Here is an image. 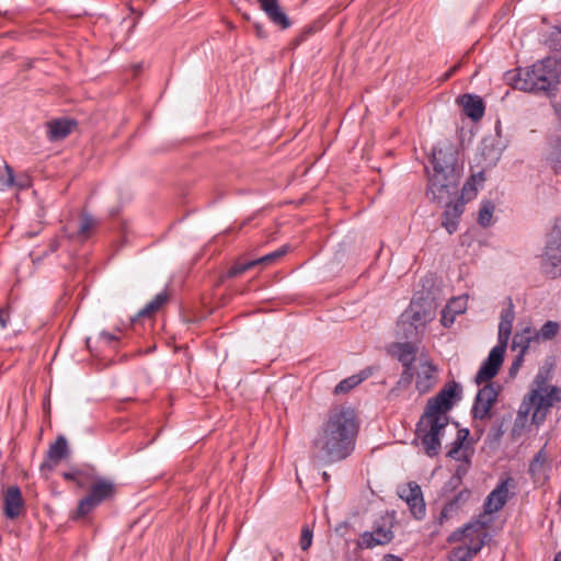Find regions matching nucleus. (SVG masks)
Here are the masks:
<instances>
[{
  "label": "nucleus",
  "mask_w": 561,
  "mask_h": 561,
  "mask_svg": "<svg viewBox=\"0 0 561 561\" xmlns=\"http://www.w3.org/2000/svg\"><path fill=\"white\" fill-rule=\"evenodd\" d=\"M358 431L359 420L355 409L334 407L329 410L313 447L325 462L342 461L353 454Z\"/></svg>",
  "instance_id": "f257e3e1"
},
{
  "label": "nucleus",
  "mask_w": 561,
  "mask_h": 561,
  "mask_svg": "<svg viewBox=\"0 0 561 561\" xmlns=\"http://www.w3.org/2000/svg\"><path fill=\"white\" fill-rule=\"evenodd\" d=\"M560 76L561 61L553 57H546L530 67L508 71L506 80L514 89L549 95L556 91Z\"/></svg>",
  "instance_id": "f03ea898"
},
{
  "label": "nucleus",
  "mask_w": 561,
  "mask_h": 561,
  "mask_svg": "<svg viewBox=\"0 0 561 561\" xmlns=\"http://www.w3.org/2000/svg\"><path fill=\"white\" fill-rule=\"evenodd\" d=\"M455 149L451 145H437L432 150L434 173L430 178L427 196L437 203L447 201L458 191L460 175L455 167Z\"/></svg>",
  "instance_id": "7ed1b4c3"
},
{
  "label": "nucleus",
  "mask_w": 561,
  "mask_h": 561,
  "mask_svg": "<svg viewBox=\"0 0 561 561\" xmlns=\"http://www.w3.org/2000/svg\"><path fill=\"white\" fill-rule=\"evenodd\" d=\"M561 388H534L528 398L519 405L515 427H525L531 413V423L537 426L543 423L549 410L561 400Z\"/></svg>",
  "instance_id": "20e7f679"
},
{
  "label": "nucleus",
  "mask_w": 561,
  "mask_h": 561,
  "mask_svg": "<svg viewBox=\"0 0 561 561\" xmlns=\"http://www.w3.org/2000/svg\"><path fill=\"white\" fill-rule=\"evenodd\" d=\"M513 323L500 321L497 344L492 347L486 359H484L474 376V382L481 385L490 381L499 371L504 360V354L512 334Z\"/></svg>",
  "instance_id": "39448f33"
},
{
  "label": "nucleus",
  "mask_w": 561,
  "mask_h": 561,
  "mask_svg": "<svg viewBox=\"0 0 561 561\" xmlns=\"http://www.w3.org/2000/svg\"><path fill=\"white\" fill-rule=\"evenodd\" d=\"M448 425L447 416H434L423 413L416 425V436L421 440L424 453L433 458L439 454L440 437Z\"/></svg>",
  "instance_id": "423d86ee"
},
{
  "label": "nucleus",
  "mask_w": 561,
  "mask_h": 561,
  "mask_svg": "<svg viewBox=\"0 0 561 561\" xmlns=\"http://www.w3.org/2000/svg\"><path fill=\"white\" fill-rule=\"evenodd\" d=\"M491 520L480 515L477 519L467 523L463 527L455 530L448 536L449 543L460 542L473 552H480L489 538V526Z\"/></svg>",
  "instance_id": "0eeeda50"
},
{
  "label": "nucleus",
  "mask_w": 561,
  "mask_h": 561,
  "mask_svg": "<svg viewBox=\"0 0 561 561\" xmlns=\"http://www.w3.org/2000/svg\"><path fill=\"white\" fill-rule=\"evenodd\" d=\"M542 272L551 277L561 276V218L554 220L551 231L541 254Z\"/></svg>",
  "instance_id": "6e6552de"
},
{
  "label": "nucleus",
  "mask_w": 561,
  "mask_h": 561,
  "mask_svg": "<svg viewBox=\"0 0 561 561\" xmlns=\"http://www.w3.org/2000/svg\"><path fill=\"white\" fill-rule=\"evenodd\" d=\"M115 492L114 483L100 479L95 481L88 494L79 502L77 508V516L83 517L88 515L92 510L99 506L102 502L111 499Z\"/></svg>",
  "instance_id": "1a4fd4ad"
},
{
  "label": "nucleus",
  "mask_w": 561,
  "mask_h": 561,
  "mask_svg": "<svg viewBox=\"0 0 561 561\" xmlns=\"http://www.w3.org/2000/svg\"><path fill=\"white\" fill-rule=\"evenodd\" d=\"M515 489L516 482L512 477L501 479L499 484L490 492L484 501V512L482 514L484 515V518L488 519V515L501 511L507 503L508 499L515 494Z\"/></svg>",
  "instance_id": "9d476101"
},
{
  "label": "nucleus",
  "mask_w": 561,
  "mask_h": 561,
  "mask_svg": "<svg viewBox=\"0 0 561 561\" xmlns=\"http://www.w3.org/2000/svg\"><path fill=\"white\" fill-rule=\"evenodd\" d=\"M434 317L431 302L412 300L409 308L401 314L400 321L403 324L409 323L416 333H420Z\"/></svg>",
  "instance_id": "9b49d317"
},
{
  "label": "nucleus",
  "mask_w": 561,
  "mask_h": 561,
  "mask_svg": "<svg viewBox=\"0 0 561 561\" xmlns=\"http://www.w3.org/2000/svg\"><path fill=\"white\" fill-rule=\"evenodd\" d=\"M398 495L407 503L414 518L421 520L425 517V502L421 486L416 482L400 485L398 488Z\"/></svg>",
  "instance_id": "f8f14e48"
},
{
  "label": "nucleus",
  "mask_w": 561,
  "mask_h": 561,
  "mask_svg": "<svg viewBox=\"0 0 561 561\" xmlns=\"http://www.w3.org/2000/svg\"><path fill=\"white\" fill-rule=\"evenodd\" d=\"M499 388H479L472 407L474 419L484 420L490 416V411L497 401Z\"/></svg>",
  "instance_id": "ddd939ff"
},
{
  "label": "nucleus",
  "mask_w": 561,
  "mask_h": 561,
  "mask_svg": "<svg viewBox=\"0 0 561 561\" xmlns=\"http://www.w3.org/2000/svg\"><path fill=\"white\" fill-rule=\"evenodd\" d=\"M393 537L391 526L375 525L371 531H365L360 535L358 547L360 549H373L376 546H385L389 543Z\"/></svg>",
  "instance_id": "4468645a"
},
{
  "label": "nucleus",
  "mask_w": 561,
  "mask_h": 561,
  "mask_svg": "<svg viewBox=\"0 0 561 561\" xmlns=\"http://www.w3.org/2000/svg\"><path fill=\"white\" fill-rule=\"evenodd\" d=\"M416 347L409 342L398 343L393 346V353L397 355L400 363H402L404 370L402 374V381L410 383L413 377V364L416 358Z\"/></svg>",
  "instance_id": "2eb2a0df"
},
{
  "label": "nucleus",
  "mask_w": 561,
  "mask_h": 561,
  "mask_svg": "<svg viewBox=\"0 0 561 561\" xmlns=\"http://www.w3.org/2000/svg\"><path fill=\"white\" fill-rule=\"evenodd\" d=\"M25 511L24 500L18 486H9L3 494V512L7 518L15 519Z\"/></svg>",
  "instance_id": "dca6fc26"
},
{
  "label": "nucleus",
  "mask_w": 561,
  "mask_h": 561,
  "mask_svg": "<svg viewBox=\"0 0 561 561\" xmlns=\"http://www.w3.org/2000/svg\"><path fill=\"white\" fill-rule=\"evenodd\" d=\"M458 388H443L442 391L428 401L425 412L434 416H446V412L453 407V398Z\"/></svg>",
  "instance_id": "f3484780"
},
{
  "label": "nucleus",
  "mask_w": 561,
  "mask_h": 561,
  "mask_svg": "<svg viewBox=\"0 0 561 561\" xmlns=\"http://www.w3.org/2000/svg\"><path fill=\"white\" fill-rule=\"evenodd\" d=\"M548 456L546 454V446L542 447L534 457L529 465V474L535 484H543L548 479Z\"/></svg>",
  "instance_id": "a211bd4d"
},
{
  "label": "nucleus",
  "mask_w": 561,
  "mask_h": 561,
  "mask_svg": "<svg viewBox=\"0 0 561 561\" xmlns=\"http://www.w3.org/2000/svg\"><path fill=\"white\" fill-rule=\"evenodd\" d=\"M257 2L272 23L283 30L290 26L291 23L286 13L280 9L278 0H257Z\"/></svg>",
  "instance_id": "6ab92c4d"
},
{
  "label": "nucleus",
  "mask_w": 561,
  "mask_h": 561,
  "mask_svg": "<svg viewBox=\"0 0 561 561\" xmlns=\"http://www.w3.org/2000/svg\"><path fill=\"white\" fill-rule=\"evenodd\" d=\"M69 454L68 443L64 436H59L48 448L46 460L42 465V469L47 468L51 470L62 459L67 458Z\"/></svg>",
  "instance_id": "aec40b11"
},
{
  "label": "nucleus",
  "mask_w": 561,
  "mask_h": 561,
  "mask_svg": "<svg viewBox=\"0 0 561 561\" xmlns=\"http://www.w3.org/2000/svg\"><path fill=\"white\" fill-rule=\"evenodd\" d=\"M465 210L463 201L457 199L454 204L447 203L446 209L443 214L442 225L448 231V233H454L458 227V220Z\"/></svg>",
  "instance_id": "412c9836"
},
{
  "label": "nucleus",
  "mask_w": 561,
  "mask_h": 561,
  "mask_svg": "<svg viewBox=\"0 0 561 561\" xmlns=\"http://www.w3.org/2000/svg\"><path fill=\"white\" fill-rule=\"evenodd\" d=\"M531 342H538V334L537 331L528 324L514 334L512 348L518 351V354L525 355Z\"/></svg>",
  "instance_id": "4be33fe9"
},
{
  "label": "nucleus",
  "mask_w": 561,
  "mask_h": 561,
  "mask_svg": "<svg viewBox=\"0 0 561 561\" xmlns=\"http://www.w3.org/2000/svg\"><path fill=\"white\" fill-rule=\"evenodd\" d=\"M76 126L71 119H55L47 124V136L50 141H58L66 138Z\"/></svg>",
  "instance_id": "5701e85b"
},
{
  "label": "nucleus",
  "mask_w": 561,
  "mask_h": 561,
  "mask_svg": "<svg viewBox=\"0 0 561 561\" xmlns=\"http://www.w3.org/2000/svg\"><path fill=\"white\" fill-rule=\"evenodd\" d=\"M460 103L468 117L479 121L484 115V104L480 96L472 94H463Z\"/></svg>",
  "instance_id": "b1692460"
},
{
  "label": "nucleus",
  "mask_w": 561,
  "mask_h": 561,
  "mask_svg": "<svg viewBox=\"0 0 561 561\" xmlns=\"http://www.w3.org/2000/svg\"><path fill=\"white\" fill-rule=\"evenodd\" d=\"M436 375L437 367L428 359H421L416 368V386H433Z\"/></svg>",
  "instance_id": "393cba45"
},
{
  "label": "nucleus",
  "mask_w": 561,
  "mask_h": 561,
  "mask_svg": "<svg viewBox=\"0 0 561 561\" xmlns=\"http://www.w3.org/2000/svg\"><path fill=\"white\" fill-rule=\"evenodd\" d=\"M471 492L467 489L461 490L457 495L454 496L442 510L439 516V523L443 524L445 519H448L454 513L458 512L461 506L468 502Z\"/></svg>",
  "instance_id": "a878e982"
},
{
  "label": "nucleus",
  "mask_w": 561,
  "mask_h": 561,
  "mask_svg": "<svg viewBox=\"0 0 561 561\" xmlns=\"http://www.w3.org/2000/svg\"><path fill=\"white\" fill-rule=\"evenodd\" d=\"M484 181L485 178L483 172L472 174L463 184L461 195L458 199L463 201L465 204L473 199L478 194V187L482 186Z\"/></svg>",
  "instance_id": "bb28decb"
},
{
  "label": "nucleus",
  "mask_w": 561,
  "mask_h": 561,
  "mask_svg": "<svg viewBox=\"0 0 561 561\" xmlns=\"http://www.w3.org/2000/svg\"><path fill=\"white\" fill-rule=\"evenodd\" d=\"M168 299L167 290L157 294L152 300L138 311L137 318H152L167 304Z\"/></svg>",
  "instance_id": "cd10ccee"
},
{
  "label": "nucleus",
  "mask_w": 561,
  "mask_h": 561,
  "mask_svg": "<svg viewBox=\"0 0 561 561\" xmlns=\"http://www.w3.org/2000/svg\"><path fill=\"white\" fill-rule=\"evenodd\" d=\"M374 367L369 366L360 370L358 374L352 375L341 380L336 386H359L367 380L374 373Z\"/></svg>",
  "instance_id": "c85d7f7f"
},
{
  "label": "nucleus",
  "mask_w": 561,
  "mask_h": 561,
  "mask_svg": "<svg viewBox=\"0 0 561 561\" xmlns=\"http://www.w3.org/2000/svg\"><path fill=\"white\" fill-rule=\"evenodd\" d=\"M470 432L468 428H460L457 431L454 442L450 444V448L447 454H457V450L462 449L471 445L469 440Z\"/></svg>",
  "instance_id": "c756f323"
},
{
  "label": "nucleus",
  "mask_w": 561,
  "mask_h": 561,
  "mask_svg": "<svg viewBox=\"0 0 561 561\" xmlns=\"http://www.w3.org/2000/svg\"><path fill=\"white\" fill-rule=\"evenodd\" d=\"M260 265L257 259L255 260H239L228 271L229 277L239 276L252 267Z\"/></svg>",
  "instance_id": "7c9ffc66"
},
{
  "label": "nucleus",
  "mask_w": 561,
  "mask_h": 561,
  "mask_svg": "<svg viewBox=\"0 0 561 561\" xmlns=\"http://www.w3.org/2000/svg\"><path fill=\"white\" fill-rule=\"evenodd\" d=\"M551 168L558 173L561 170V140L556 139L551 142V151L547 158Z\"/></svg>",
  "instance_id": "2f4dec72"
},
{
  "label": "nucleus",
  "mask_w": 561,
  "mask_h": 561,
  "mask_svg": "<svg viewBox=\"0 0 561 561\" xmlns=\"http://www.w3.org/2000/svg\"><path fill=\"white\" fill-rule=\"evenodd\" d=\"M494 213V205L490 201H484L480 207L478 222L482 227H489Z\"/></svg>",
  "instance_id": "473e14b6"
},
{
  "label": "nucleus",
  "mask_w": 561,
  "mask_h": 561,
  "mask_svg": "<svg viewBox=\"0 0 561 561\" xmlns=\"http://www.w3.org/2000/svg\"><path fill=\"white\" fill-rule=\"evenodd\" d=\"M560 325L556 321H547L543 323V325L540 328L539 331H537L538 334V341L541 339L543 341L552 340L559 332Z\"/></svg>",
  "instance_id": "72a5a7b5"
},
{
  "label": "nucleus",
  "mask_w": 561,
  "mask_h": 561,
  "mask_svg": "<svg viewBox=\"0 0 561 561\" xmlns=\"http://www.w3.org/2000/svg\"><path fill=\"white\" fill-rule=\"evenodd\" d=\"M476 554L468 547L459 545L450 551L449 561H471Z\"/></svg>",
  "instance_id": "f704fd0d"
},
{
  "label": "nucleus",
  "mask_w": 561,
  "mask_h": 561,
  "mask_svg": "<svg viewBox=\"0 0 561 561\" xmlns=\"http://www.w3.org/2000/svg\"><path fill=\"white\" fill-rule=\"evenodd\" d=\"M118 340L119 336L117 334L103 331L99 334L96 343L102 348L110 347L112 351H114Z\"/></svg>",
  "instance_id": "c9c22d12"
},
{
  "label": "nucleus",
  "mask_w": 561,
  "mask_h": 561,
  "mask_svg": "<svg viewBox=\"0 0 561 561\" xmlns=\"http://www.w3.org/2000/svg\"><path fill=\"white\" fill-rule=\"evenodd\" d=\"M96 226V220L89 214H83L80 220L79 234L87 239L90 231Z\"/></svg>",
  "instance_id": "e433bc0d"
},
{
  "label": "nucleus",
  "mask_w": 561,
  "mask_h": 561,
  "mask_svg": "<svg viewBox=\"0 0 561 561\" xmlns=\"http://www.w3.org/2000/svg\"><path fill=\"white\" fill-rule=\"evenodd\" d=\"M287 252H288V247L283 245L279 249L259 257L257 259L259 264L260 265L261 264L268 265V264L273 263L274 261H276L277 259L284 256Z\"/></svg>",
  "instance_id": "4c0bfd02"
},
{
  "label": "nucleus",
  "mask_w": 561,
  "mask_h": 561,
  "mask_svg": "<svg viewBox=\"0 0 561 561\" xmlns=\"http://www.w3.org/2000/svg\"><path fill=\"white\" fill-rule=\"evenodd\" d=\"M287 252H288V247L283 245L279 249L259 257L257 259L259 264L260 265L261 264L268 265V264L273 263L274 261H276L277 259L284 256Z\"/></svg>",
  "instance_id": "58836bf2"
},
{
  "label": "nucleus",
  "mask_w": 561,
  "mask_h": 561,
  "mask_svg": "<svg viewBox=\"0 0 561 561\" xmlns=\"http://www.w3.org/2000/svg\"><path fill=\"white\" fill-rule=\"evenodd\" d=\"M474 454V449L471 445L457 450V454H447L448 457L456 460L457 462L466 461L471 462V458Z\"/></svg>",
  "instance_id": "ea45409f"
},
{
  "label": "nucleus",
  "mask_w": 561,
  "mask_h": 561,
  "mask_svg": "<svg viewBox=\"0 0 561 561\" xmlns=\"http://www.w3.org/2000/svg\"><path fill=\"white\" fill-rule=\"evenodd\" d=\"M446 308H448L454 314H461L466 311V300L461 297L453 298L448 301Z\"/></svg>",
  "instance_id": "a19ab883"
},
{
  "label": "nucleus",
  "mask_w": 561,
  "mask_h": 561,
  "mask_svg": "<svg viewBox=\"0 0 561 561\" xmlns=\"http://www.w3.org/2000/svg\"><path fill=\"white\" fill-rule=\"evenodd\" d=\"M312 545V531L308 526L304 527L300 536V548L306 551Z\"/></svg>",
  "instance_id": "79ce46f5"
},
{
  "label": "nucleus",
  "mask_w": 561,
  "mask_h": 561,
  "mask_svg": "<svg viewBox=\"0 0 561 561\" xmlns=\"http://www.w3.org/2000/svg\"><path fill=\"white\" fill-rule=\"evenodd\" d=\"M471 466V462L461 461L458 463L454 478L458 481H461V479L467 474L469 468Z\"/></svg>",
  "instance_id": "37998d69"
},
{
  "label": "nucleus",
  "mask_w": 561,
  "mask_h": 561,
  "mask_svg": "<svg viewBox=\"0 0 561 561\" xmlns=\"http://www.w3.org/2000/svg\"><path fill=\"white\" fill-rule=\"evenodd\" d=\"M5 170L7 176L1 178L0 183L4 187H11L15 185L13 170L8 164L5 165Z\"/></svg>",
  "instance_id": "c03bdc74"
},
{
  "label": "nucleus",
  "mask_w": 561,
  "mask_h": 561,
  "mask_svg": "<svg viewBox=\"0 0 561 561\" xmlns=\"http://www.w3.org/2000/svg\"><path fill=\"white\" fill-rule=\"evenodd\" d=\"M456 314H454L451 311H449L448 308H444L442 311V319L440 322L445 328L450 327L455 321Z\"/></svg>",
  "instance_id": "a18cd8bd"
},
{
  "label": "nucleus",
  "mask_w": 561,
  "mask_h": 561,
  "mask_svg": "<svg viewBox=\"0 0 561 561\" xmlns=\"http://www.w3.org/2000/svg\"><path fill=\"white\" fill-rule=\"evenodd\" d=\"M514 319H515L514 306L512 302H510L508 307L502 310L501 320L508 321V322L513 323Z\"/></svg>",
  "instance_id": "49530a36"
},
{
  "label": "nucleus",
  "mask_w": 561,
  "mask_h": 561,
  "mask_svg": "<svg viewBox=\"0 0 561 561\" xmlns=\"http://www.w3.org/2000/svg\"><path fill=\"white\" fill-rule=\"evenodd\" d=\"M524 356L523 354H518L516 356V358L513 360L512 365H511V368H510V376L511 377H515L519 367L522 366V363L524 360Z\"/></svg>",
  "instance_id": "de8ad7c7"
},
{
  "label": "nucleus",
  "mask_w": 561,
  "mask_h": 561,
  "mask_svg": "<svg viewBox=\"0 0 561 561\" xmlns=\"http://www.w3.org/2000/svg\"><path fill=\"white\" fill-rule=\"evenodd\" d=\"M10 320V314L7 309H0V329H5Z\"/></svg>",
  "instance_id": "09e8293b"
},
{
  "label": "nucleus",
  "mask_w": 561,
  "mask_h": 561,
  "mask_svg": "<svg viewBox=\"0 0 561 561\" xmlns=\"http://www.w3.org/2000/svg\"><path fill=\"white\" fill-rule=\"evenodd\" d=\"M461 64L458 62L456 65H454L453 67H450L443 76L442 80L443 81H446L448 79H450L460 68Z\"/></svg>",
  "instance_id": "8fccbe9b"
},
{
  "label": "nucleus",
  "mask_w": 561,
  "mask_h": 561,
  "mask_svg": "<svg viewBox=\"0 0 561 561\" xmlns=\"http://www.w3.org/2000/svg\"><path fill=\"white\" fill-rule=\"evenodd\" d=\"M383 561H403V560L396 554L388 553L383 557Z\"/></svg>",
  "instance_id": "3c124183"
},
{
  "label": "nucleus",
  "mask_w": 561,
  "mask_h": 561,
  "mask_svg": "<svg viewBox=\"0 0 561 561\" xmlns=\"http://www.w3.org/2000/svg\"><path fill=\"white\" fill-rule=\"evenodd\" d=\"M272 554H273V561H279V559L283 558V553L278 550L273 551Z\"/></svg>",
  "instance_id": "603ef678"
},
{
  "label": "nucleus",
  "mask_w": 561,
  "mask_h": 561,
  "mask_svg": "<svg viewBox=\"0 0 561 561\" xmlns=\"http://www.w3.org/2000/svg\"><path fill=\"white\" fill-rule=\"evenodd\" d=\"M554 110L558 116L561 117V101L554 104Z\"/></svg>",
  "instance_id": "864d4df0"
},
{
  "label": "nucleus",
  "mask_w": 561,
  "mask_h": 561,
  "mask_svg": "<svg viewBox=\"0 0 561 561\" xmlns=\"http://www.w3.org/2000/svg\"><path fill=\"white\" fill-rule=\"evenodd\" d=\"M348 388H344V387H341V388H335L334 390V393L337 394L340 392H344L345 390H347Z\"/></svg>",
  "instance_id": "5fc2aeb1"
},
{
  "label": "nucleus",
  "mask_w": 561,
  "mask_h": 561,
  "mask_svg": "<svg viewBox=\"0 0 561 561\" xmlns=\"http://www.w3.org/2000/svg\"><path fill=\"white\" fill-rule=\"evenodd\" d=\"M553 561H561V551L556 554Z\"/></svg>",
  "instance_id": "6e6d98bb"
},
{
  "label": "nucleus",
  "mask_w": 561,
  "mask_h": 561,
  "mask_svg": "<svg viewBox=\"0 0 561 561\" xmlns=\"http://www.w3.org/2000/svg\"><path fill=\"white\" fill-rule=\"evenodd\" d=\"M322 477H323V480H324V481H328V480H329V478H330V477H329V474H328V472H325V471L322 473Z\"/></svg>",
  "instance_id": "4d7b16f0"
},
{
  "label": "nucleus",
  "mask_w": 561,
  "mask_h": 561,
  "mask_svg": "<svg viewBox=\"0 0 561 561\" xmlns=\"http://www.w3.org/2000/svg\"><path fill=\"white\" fill-rule=\"evenodd\" d=\"M446 386H454V387H457V386H459V383H458V382H456V381H451L450 383H447Z\"/></svg>",
  "instance_id": "13d9d810"
},
{
  "label": "nucleus",
  "mask_w": 561,
  "mask_h": 561,
  "mask_svg": "<svg viewBox=\"0 0 561 561\" xmlns=\"http://www.w3.org/2000/svg\"><path fill=\"white\" fill-rule=\"evenodd\" d=\"M535 383H536V386H540V382L538 381V379H537V378H536V380H535Z\"/></svg>",
  "instance_id": "bf43d9fd"
},
{
  "label": "nucleus",
  "mask_w": 561,
  "mask_h": 561,
  "mask_svg": "<svg viewBox=\"0 0 561 561\" xmlns=\"http://www.w3.org/2000/svg\"><path fill=\"white\" fill-rule=\"evenodd\" d=\"M88 347L90 348V339L87 340Z\"/></svg>",
  "instance_id": "052dcab7"
}]
</instances>
